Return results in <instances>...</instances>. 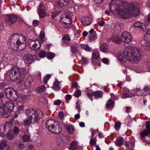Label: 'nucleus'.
Here are the masks:
<instances>
[{"label": "nucleus", "instance_id": "obj_10", "mask_svg": "<svg viewBox=\"0 0 150 150\" xmlns=\"http://www.w3.org/2000/svg\"><path fill=\"white\" fill-rule=\"evenodd\" d=\"M122 39V41L126 43H129L131 42L132 38L130 34L127 31L123 32L121 35Z\"/></svg>", "mask_w": 150, "mask_h": 150}, {"label": "nucleus", "instance_id": "obj_60", "mask_svg": "<svg viewBox=\"0 0 150 150\" xmlns=\"http://www.w3.org/2000/svg\"><path fill=\"white\" fill-rule=\"evenodd\" d=\"M18 147L21 149H23L24 147V145L23 144L20 143L17 145Z\"/></svg>", "mask_w": 150, "mask_h": 150}, {"label": "nucleus", "instance_id": "obj_26", "mask_svg": "<svg viewBox=\"0 0 150 150\" xmlns=\"http://www.w3.org/2000/svg\"><path fill=\"white\" fill-rule=\"evenodd\" d=\"M70 40V38L69 35H65L62 38V45L64 46L67 45L68 44V41H69Z\"/></svg>", "mask_w": 150, "mask_h": 150}, {"label": "nucleus", "instance_id": "obj_62", "mask_svg": "<svg viewBox=\"0 0 150 150\" xmlns=\"http://www.w3.org/2000/svg\"><path fill=\"white\" fill-rule=\"evenodd\" d=\"M65 99L66 100H70L71 98V96L69 94L67 95L65 97Z\"/></svg>", "mask_w": 150, "mask_h": 150}, {"label": "nucleus", "instance_id": "obj_5", "mask_svg": "<svg viewBox=\"0 0 150 150\" xmlns=\"http://www.w3.org/2000/svg\"><path fill=\"white\" fill-rule=\"evenodd\" d=\"M5 93L7 98L12 101L16 100L18 98L16 91L11 88H6L5 90Z\"/></svg>", "mask_w": 150, "mask_h": 150}, {"label": "nucleus", "instance_id": "obj_9", "mask_svg": "<svg viewBox=\"0 0 150 150\" xmlns=\"http://www.w3.org/2000/svg\"><path fill=\"white\" fill-rule=\"evenodd\" d=\"M92 62L94 66H101L100 54L98 52H93L92 54Z\"/></svg>", "mask_w": 150, "mask_h": 150}, {"label": "nucleus", "instance_id": "obj_7", "mask_svg": "<svg viewBox=\"0 0 150 150\" xmlns=\"http://www.w3.org/2000/svg\"><path fill=\"white\" fill-rule=\"evenodd\" d=\"M28 44L30 48L34 51L39 50L41 45L40 41L38 40L35 41L29 39L28 41Z\"/></svg>", "mask_w": 150, "mask_h": 150}, {"label": "nucleus", "instance_id": "obj_22", "mask_svg": "<svg viewBox=\"0 0 150 150\" xmlns=\"http://www.w3.org/2000/svg\"><path fill=\"white\" fill-rule=\"evenodd\" d=\"M110 39L113 42L118 44H120L122 42V39L121 36L118 34H115L112 35Z\"/></svg>", "mask_w": 150, "mask_h": 150}, {"label": "nucleus", "instance_id": "obj_52", "mask_svg": "<svg viewBox=\"0 0 150 150\" xmlns=\"http://www.w3.org/2000/svg\"><path fill=\"white\" fill-rule=\"evenodd\" d=\"M45 34L44 32L42 31H41L40 35V38L41 40L43 41V40L44 38H45Z\"/></svg>", "mask_w": 150, "mask_h": 150}, {"label": "nucleus", "instance_id": "obj_36", "mask_svg": "<svg viewBox=\"0 0 150 150\" xmlns=\"http://www.w3.org/2000/svg\"><path fill=\"white\" fill-rule=\"evenodd\" d=\"M14 137V135L12 131L9 130L6 134V137L9 140L13 139Z\"/></svg>", "mask_w": 150, "mask_h": 150}, {"label": "nucleus", "instance_id": "obj_43", "mask_svg": "<svg viewBox=\"0 0 150 150\" xmlns=\"http://www.w3.org/2000/svg\"><path fill=\"white\" fill-rule=\"evenodd\" d=\"M55 56V54L53 53L49 52L47 53V57L48 59H53Z\"/></svg>", "mask_w": 150, "mask_h": 150}, {"label": "nucleus", "instance_id": "obj_41", "mask_svg": "<svg viewBox=\"0 0 150 150\" xmlns=\"http://www.w3.org/2000/svg\"><path fill=\"white\" fill-rule=\"evenodd\" d=\"M114 105V102L112 100H109L106 104V106L107 108H112Z\"/></svg>", "mask_w": 150, "mask_h": 150}, {"label": "nucleus", "instance_id": "obj_20", "mask_svg": "<svg viewBox=\"0 0 150 150\" xmlns=\"http://www.w3.org/2000/svg\"><path fill=\"white\" fill-rule=\"evenodd\" d=\"M73 0H57V6L60 8H63L64 6H68L70 1Z\"/></svg>", "mask_w": 150, "mask_h": 150}, {"label": "nucleus", "instance_id": "obj_17", "mask_svg": "<svg viewBox=\"0 0 150 150\" xmlns=\"http://www.w3.org/2000/svg\"><path fill=\"white\" fill-rule=\"evenodd\" d=\"M71 21V16L69 14H62L60 18V22L64 23L70 22Z\"/></svg>", "mask_w": 150, "mask_h": 150}, {"label": "nucleus", "instance_id": "obj_8", "mask_svg": "<svg viewBox=\"0 0 150 150\" xmlns=\"http://www.w3.org/2000/svg\"><path fill=\"white\" fill-rule=\"evenodd\" d=\"M37 11L40 18H43L46 16V7L44 2L41 1L37 7Z\"/></svg>", "mask_w": 150, "mask_h": 150}, {"label": "nucleus", "instance_id": "obj_34", "mask_svg": "<svg viewBox=\"0 0 150 150\" xmlns=\"http://www.w3.org/2000/svg\"><path fill=\"white\" fill-rule=\"evenodd\" d=\"M66 128L67 131L70 134H72L74 132V127L69 125H66Z\"/></svg>", "mask_w": 150, "mask_h": 150}, {"label": "nucleus", "instance_id": "obj_32", "mask_svg": "<svg viewBox=\"0 0 150 150\" xmlns=\"http://www.w3.org/2000/svg\"><path fill=\"white\" fill-rule=\"evenodd\" d=\"M14 120L13 119L11 120L9 122H6L4 125L3 127L4 130V132L6 131V127H10L12 126V125L13 122Z\"/></svg>", "mask_w": 150, "mask_h": 150}, {"label": "nucleus", "instance_id": "obj_21", "mask_svg": "<svg viewBox=\"0 0 150 150\" xmlns=\"http://www.w3.org/2000/svg\"><path fill=\"white\" fill-rule=\"evenodd\" d=\"M133 28H138L144 31L146 30V27L145 25L143 23L136 22L133 25Z\"/></svg>", "mask_w": 150, "mask_h": 150}, {"label": "nucleus", "instance_id": "obj_16", "mask_svg": "<svg viewBox=\"0 0 150 150\" xmlns=\"http://www.w3.org/2000/svg\"><path fill=\"white\" fill-rule=\"evenodd\" d=\"M21 71L19 69L18 66H14L11 71V74H10L11 79L13 80L16 79L17 78L16 76V74L18 72L20 73Z\"/></svg>", "mask_w": 150, "mask_h": 150}, {"label": "nucleus", "instance_id": "obj_25", "mask_svg": "<svg viewBox=\"0 0 150 150\" xmlns=\"http://www.w3.org/2000/svg\"><path fill=\"white\" fill-rule=\"evenodd\" d=\"M37 112L33 109H30L26 111V114L27 117L30 119L33 118V115H34L37 113Z\"/></svg>", "mask_w": 150, "mask_h": 150}, {"label": "nucleus", "instance_id": "obj_48", "mask_svg": "<svg viewBox=\"0 0 150 150\" xmlns=\"http://www.w3.org/2000/svg\"><path fill=\"white\" fill-rule=\"evenodd\" d=\"M46 52L42 50L39 53V56L41 58H43L46 56Z\"/></svg>", "mask_w": 150, "mask_h": 150}, {"label": "nucleus", "instance_id": "obj_56", "mask_svg": "<svg viewBox=\"0 0 150 150\" xmlns=\"http://www.w3.org/2000/svg\"><path fill=\"white\" fill-rule=\"evenodd\" d=\"M61 103V101L60 100H57L54 101V105H59Z\"/></svg>", "mask_w": 150, "mask_h": 150}, {"label": "nucleus", "instance_id": "obj_54", "mask_svg": "<svg viewBox=\"0 0 150 150\" xmlns=\"http://www.w3.org/2000/svg\"><path fill=\"white\" fill-rule=\"evenodd\" d=\"M82 63L84 64H86L88 62V59L85 57H82L81 58Z\"/></svg>", "mask_w": 150, "mask_h": 150}, {"label": "nucleus", "instance_id": "obj_19", "mask_svg": "<svg viewBox=\"0 0 150 150\" xmlns=\"http://www.w3.org/2000/svg\"><path fill=\"white\" fill-rule=\"evenodd\" d=\"M146 128L147 130H144L141 133L140 135L142 137V139L143 140V138L146 136H148L150 134V124L149 122H146Z\"/></svg>", "mask_w": 150, "mask_h": 150}, {"label": "nucleus", "instance_id": "obj_35", "mask_svg": "<svg viewBox=\"0 0 150 150\" xmlns=\"http://www.w3.org/2000/svg\"><path fill=\"white\" fill-rule=\"evenodd\" d=\"M27 80L25 81V84L26 85L29 86L30 85V83L32 82L33 80V78L31 75L29 76L27 78Z\"/></svg>", "mask_w": 150, "mask_h": 150}, {"label": "nucleus", "instance_id": "obj_27", "mask_svg": "<svg viewBox=\"0 0 150 150\" xmlns=\"http://www.w3.org/2000/svg\"><path fill=\"white\" fill-rule=\"evenodd\" d=\"M61 88L60 83L56 79L53 83L52 88L55 91H58L60 90Z\"/></svg>", "mask_w": 150, "mask_h": 150}, {"label": "nucleus", "instance_id": "obj_3", "mask_svg": "<svg viewBox=\"0 0 150 150\" xmlns=\"http://www.w3.org/2000/svg\"><path fill=\"white\" fill-rule=\"evenodd\" d=\"M26 38L20 33H14L12 36L9 44V48L15 51H20L24 50L26 45Z\"/></svg>", "mask_w": 150, "mask_h": 150}, {"label": "nucleus", "instance_id": "obj_14", "mask_svg": "<svg viewBox=\"0 0 150 150\" xmlns=\"http://www.w3.org/2000/svg\"><path fill=\"white\" fill-rule=\"evenodd\" d=\"M25 63L30 64L33 62L36 59V56L35 55H32L30 54H26L25 56Z\"/></svg>", "mask_w": 150, "mask_h": 150}, {"label": "nucleus", "instance_id": "obj_29", "mask_svg": "<svg viewBox=\"0 0 150 150\" xmlns=\"http://www.w3.org/2000/svg\"><path fill=\"white\" fill-rule=\"evenodd\" d=\"M70 149L72 150H77L79 148L77 142L76 141L72 142L70 144Z\"/></svg>", "mask_w": 150, "mask_h": 150}, {"label": "nucleus", "instance_id": "obj_57", "mask_svg": "<svg viewBox=\"0 0 150 150\" xmlns=\"http://www.w3.org/2000/svg\"><path fill=\"white\" fill-rule=\"evenodd\" d=\"M92 129H91V138H93V137L95 134L96 133V132H98L97 130H94L92 132Z\"/></svg>", "mask_w": 150, "mask_h": 150}, {"label": "nucleus", "instance_id": "obj_30", "mask_svg": "<svg viewBox=\"0 0 150 150\" xmlns=\"http://www.w3.org/2000/svg\"><path fill=\"white\" fill-rule=\"evenodd\" d=\"M77 45V44H74L70 46L71 51L73 54H76L78 53L79 50L77 49V47L76 46Z\"/></svg>", "mask_w": 150, "mask_h": 150}, {"label": "nucleus", "instance_id": "obj_42", "mask_svg": "<svg viewBox=\"0 0 150 150\" xmlns=\"http://www.w3.org/2000/svg\"><path fill=\"white\" fill-rule=\"evenodd\" d=\"M81 47L82 48L88 52L91 51V48L88 45L86 44L81 45Z\"/></svg>", "mask_w": 150, "mask_h": 150}, {"label": "nucleus", "instance_id": "obj_23", "mask_svg": "<svg viewBox=\"0 0 150 150\" xmlns=\"http://www.w3.org/2000/svg\"><path fill=\"white\" fill-rule=\"evenodd\" d=\"M89 34L88 37L89 40H93L97 38L96 32L93 29H91L89 31Z\"/></svg>", "mask_w": 150, "mask_h": 150}, {"label": "nucleus", "instance_id": "obj_2", "mask_svg": "<svg viewBox=\"0 0 150 150\" xmlns=\"http://www.w3.org/2000/svg\"><path fill=\"white\" fill-rule=\"evenodd\" d=\"M142 57V52L139 48L130 46L125 47L123 52L118 56V59L122 63H125L126 59L130 62L136 64Z\"/></svg>", "mask_w": 150, "mask_h": 150}, {"label": "nucleus", "instance_id": "obj_63", "mask_svg": "<svg viewBox=\"0 0 150 150\" xmlns=\"http://www.w3.org/2000/svg\"><path fill=\"white\" fill-rule=\"evenodd\" d=\"M131 109V108L127 106L126 108V110H125V112L127 113H128L129 112V111Z\"/></svg>", "mask_w": 150, "mask_h": 150}, {"label": "nucleus", "instance_id": "obj_24", "mask_svg": "<svg viewBox=\"0 0 150 150\" xmlns=\"http://www.w3.org/2000/svg\"><path fill=\"white\" fill-rule=\"evenodd\" d=\"M2 117L4 118L8 117L11 115V111L8 109V108L6 107L2 108Z\"/></svg>", "mask_w": 150, "mask_h": 150}, {"label": "nucleus", "instance_id": "obj_18", "mask_svg": "<svg viewBox=\"0 0 150 150\" xmlns=\"http://www.w3.org/2000/svg\"><path fill=\"white\" fill-rule=\"evenodd\" d=\"M93 21V18L86 16L84 17L81 20V23L83 25L87 26L90 25Z\"/></svg>", "mask_w": 150, "mask_h": 150}, {"label": "nucleus", "instance_id": "obj_37", "mask_svg": "<svg viewBox=\"0 0 150 150\" xmlns=\"http://www.w3.org/2000/svg\"><path fill=\"white\" fill-rule=\"evenodd\" d=\"M61 13L60 10L55 11L52 13V19L54 20L55 18L58 15H59Z\"/></svg>", "mask_w": 150, "mask_h": 150}, {"label": "nucleus", "instance_id": "obj_40", "mask_svg": "<svg viewBox=\"0 0 150 150\" xmlns=\"http://www.w3.org/2000/svg\"><path fill=\"white\" fill-rule=\"evenodd\" d=\"M7 146V141L4 140H2L0 143V149L3 150L4 148Z\"/></svg>", "mask_w": 150, "mask_h": 150}, {"label": "nucleus", "instance_id": "obj_31", "mask_svg": "<svg viewBox=\"0 0 150 150\" xmlns=\"http://www.w3.org/2000/svg\"><path fill=\"white\" fill-rule=\"evenodd\" d=\"M45 90L46 88L45 86L42 85L38 87L36 89V91L37 93H40L45 92Z\"/></svg>", "mask_w": 150, "mask_h": 150}, {"label": "nucleus", "instance_id": "obj_38", "mask_svg": "<svg viewBox=\"0 0 150 150\" xmlns=\"http://www.w3.org/2000/svg\"><path fill=\"white\" fill-rule=\"evenodd\" d=\"M100 51L102 52H107L108 49L107 44L106 43H104L102 44L100 47Z\"/></svg>", "mask_w": 150, "mask_h": 150}, {"label": "nucleus", "instance_id": "obj_45", "mask_svg": "<svg viewBox=\"0 0 150 150\" xmlns=\"http://www.w3.org/2000/svg\"><path fill=\"white\" fill-rule=\"evenodd\" d=\"M30 139V137L28 135H24L23 136L22 140L24 142H28Z\"/></svg>", "mask_w": 150, "mask_h": 150}, {"label": "nucleus", "instance_id": "obj_46", "mask_svg": "<svg viewBox=\"0 0 150 150\" xmlns=\"http://www.w3.org/2000/svg\"><path fill=\"white\" fill-rule=\"evenodd\" d=\"M121 96L122 98L125 99L129 97H130L131 96H130L129 94H127L125 92H123L121 94Z\"/></svg>", "mask_w": 150, "mask_h": 150}, {"label": "nucleus", "instance_id": "obj_13", "mask_svg": "<svg viewBox=\"0 0 150 150\" xmlns=\"http://www.w3.org/2000/svg\"><path fill=\"white\" fill-rule=\"evenodd\" d=\"M103 92L100 91H97L96 92H94L92 93H87V96L92 101L93 98L92 97L93 96H95V98H98L102 97L103 95Z\"/></svg>", "mask_w": 150, "mask_h": 150}, {"label": "nucleus", "instance_id": "obj_51", "mask_svg": "<svg viewBox=\"0 0 150 150\" xmlns=\"http://www.w3.org/2000/svg\"><path fill=\"white\" fill-rule=\"evenodd\" d=\"M81 94V91L78 89L76 90L74 93V96L76 97H78Z\"/></svg>", "mask_w": 150, "mask_h": 150}, {"label": "nucleus", "instance_id": "obj_11", "mask_svg": "<svg viewBox=\"0 0 150 150\" xmlns=\"http://www.w3.org/2000/svg\"><path fill=\"white\" fill-rule=\"evenodd\" d=\"M6 20L7 24L11 25L16 22L17 20V17L15 15H9L7 16Z\"/></svg>", "mask_w": 150, "mask_h": 150}, {"label": "nucleus", "instance_id": "obj_33", "mask_svg": "<svg viewBox=\"0 0 150 150\" xmlns=\"http://www.w3.org/2000/svg\"><path fill=\"white\" fill-rule=\"evenodd\" d=\"M64 137H58L57 138V142L59 146H62L63 145H64V141L63 139Z\"/></svg>", "mask_w": 150, "mask_h": 150}, {"label": "nucleus", "instance_id": "obj_4", "mask_svg": "<svg viewBox=\"0 0 150 150\" xmlns=\"http://www.w3.org/2000/svg\"><path fill=\"white\" fill-rule=\"evenodd\" d=\"M46 125L49 131L52 133L58 134L62 131L58 122L53 120H48L46 122Z\"/></svg>", "mask_w": 150, "mask_h": 150}, {"label": "nucleus", "instance_id": "obj_50", "mask_svg": "<svg viewBox=\"0 0 150 150\" xmlns=\"http://www.w3.org/2000/svg\"><path fill=\"white\" fill-rule=\"evenodd\" d=\"M8 106L9 107V109H8L11 111L14 108V104L12 102H9L8 104Z\"/></svg>", "mask_w": 150, "mask_h": 150}, {"label": "nucleus", "instance_id": "obj_1", "mask_svg": "<svg viewBox=\"0 0 150 150\" xmlns=\"http://www.w3.org/2000/svg\"><path fill=\"white\" fill-rule=\"evenodd\" d=\"M109 5L110 11H117L122 18H126L127 13L133 15L139 13V9L133 3L129 4L125 0H112Z\"/></svg>", "mask_w": 150, "mask_h": 150}, {"label": "nucleus", "instance_id": "obj_6", "mask_svg": "<svg viewBox=\"0 0 150 150\" xmlns=\"http://www.w3.org/2000/svg\"><path fill=\"white\" fill-rule=\"evenodd\" d=\"M147 34L144 35V40L142 43V47L145 50L150 51V28L148 29Z\"/></svg>", "mask_w": 150, "mask_h": 150}, {"label": "nucleus", "instance_id": "obj_47", "mask_svg": "<svg viewBox=\"0 0 150 150\" xmlns=\"http://www.w3.org/2000/svg\"><path fill=\"white\" fill-rule=\"evenodd\" d=\"M72 23V21H70V22H68L67 23H63L64 25H63L66 28L68 29L69 28L70 26H71V24Z\"/></svg>", "mask_w": 150, "mask_h": 150}, {"label": "nucleus", "instance_id": "obj_61", "mask_svg": "<svg viewBox=\"0 0 150 150\" xmlns=\"http://www.w3.org/2000/svg\"><path fill=\"white\" fill-rule=\"evenodd\" d=\"M105 23V22L103 21H101L98 23L99 25L101 27H103Z\"/></svg>", "mask_w": 150, "mask_h": 150}, {"label": "nucleus", "instance_id": "obj_64", "mask_svg": "<svg viewBox=\"0 0 150 150\" xmlns=\"http://www.w3.org/2000/svg\"><path fill=\"white\" fill-rule=\"evenodd\" d=\"M144 91H146L150 90V86H148L145 87L144 88Z\"/></svg>", "mask_w": 150, "mask_h": 150}, {"label": "nucleus", "instance_id": "obj_44", "mask_svg": "<svg viewBox=\"0 0 150 150\" xmlns=\"http://www.w3.org/2000/svg\"><path fill=\"white\" fill-rule=\"evenodd\" d=\"M51 77V75L50 74H47L44 77L43 80V83L44 84H47L48 81Z\"/></svg>", "mask_w": 150, "mask_h": 150}, {"label": "nucleus", "instance_id": "obj_53", "mask_svg": "<svg viewBox=\"0 0 150 150\" xmlns=\"http://www.w3.org/2000/svg\"><path fill=\"white\" fill-rule=\"evenodd\" d=\"M121 126V123L120 122H117L115 124V129L119 130Z\"/></svg>", "mask_w": 150, "mask_h": 150}, {"label": "nucleus", "instance_id": "obj_49", "mask_svg": "<svg viewBox=\"0 0 150 150\" xmlns=\"http://www.w3.org/2000/svg\"><path fill=\"white\" fill-rule=\"evenodd\" d=\"M101 61L104 64L106 65L109 64V60L107 58H104L101 60Z\"/></svg>", "mask_w": 150, "mask_h": 150}, {"label": "nucleus", "instance_id": "obj_28", "mask_svg": "<svg viewBox=\"0 0 150 150\" xmlns=\"http://www.w3.org/2000/svg\"><path fill=\"white\" fill-rule=\"evenodd\" d=\"M124 139L122 137H119L117 139L115 142V144L117 146H122L123 144Z\"/></svg>", "mask_w": 150, "mask_h": 150}, {"label": "nucleus", "instance_id": "obj_15", "mask_svg": "<svg viewBox=\"0 0 150 150\" xmlns=\"http://www.w3.org/2000/svg\"><path fill=\"white\" fill-rule=\"evenodd\" d=\"M129 68L134 70L137 73L147 71L148 70L145 66H129Z\"/></svg>", "mask_w": 150, "mask_h": 150}, {"label": "nucleus", "instance_id": "obj_39", "mask_svg": "<svg viewBox=\"0 0 150 150\" xmlns=\"http://www.w3.org/2000/svg\"><path fill=\"white\" fill-rule=\"evenodd\" d=\"M32 123V120H30L28 118H25L23 122V124L25 126H29Z\"/></svg>", "mask_w": 150, "mask_h": 150}, {"label": "nucleus", "instance_id": "obj_59", "mask_svg": "<svg viewBox=\"0 0 150 150\" xmlns=\"http://www.w3.org/2000/svg\"><path fill=\"white\" fill-rule=\"evenodd\" d=\"M90 144L93 145H95L96 144V142L93 138H91V139L90 141Z\"/></svg>", "mask_w": 150, "mask_h": 150}, {"label": "nucleus", "instance_id": "obj_12", "mask_svg": "<svg viewBox=\"0 0 150 150\" xmlns=\"http://www.w3.org/2000/svg\"><path fill=\"white\" fill-rule=\"evenodd\" d=\"M43 117L42 112L40 110H38L37 113L33 116L34 118L32 119V123L34 124L37 123L39 122L40 118Z\"/></svg>", "mask_w": 150, "mask_h": 150}, {"label": "nucleus", "instance_id": "obj_58", "mask_svg": "<svg viewBox=\"0 0 150 150\" xmlns=\"http://www.w3.org/2000/svg\"><path fill=\"white\" fill-rule=\"evenodd\" d=\"M13 132L15 134H17L19 132V129L16 127H14Z\"/></svg>", "mask_w": 150, "mask_h": 150}, {"label": "nucleus", "instance_id": "obj_55", "mask_svg": "<svg viewBox=\"0 0 150 150\" xmlns=\"http://www.w3.org/2000/svg\"><path fill=\"white\" fill-rule=\"evenodd\" d=\"M111 97L112 99L113 100H116L118 99V96L115 95L114 94L112 93H111Z\"/></svg>", "mask_w": 150, "mask_h": 150}]
</instances>
